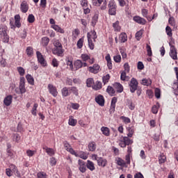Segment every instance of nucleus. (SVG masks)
Here are the masks:
<instances>
[{"label":"nucleus","instance_id":"1","mask_svg":"<svg viewBox=\"0 0 178 178\" xmlns=\"http://www.w3.org/2000/svg\"><path fill=\"white\" fill-rule=\"evenodd\" d=\"M0 38L3 42H9V35H8V26L5 24H0Z\"/></svg>","mask_w":178,"mask_h":178},{"label":"nucleus","instance_id":"2","mask_svg":"<svg viewBox=\"0 0 178 178\" xmlns=\"http://www.w3.org/2000/svg\"><path fill=\"white\" fill-rule=\"evenodd\" d=\"M117 8L118 6H116L115 0H111L108 2V14L111 15V16H115Z\"/></svg>","mask_w":178,"mask_h":178},{"label":"nucleus","instance_id":"3","mask_svg":"<svg viewBox=\"0 0 178 178\" xmlns=\"http://www.w3.org/2000/svg\"><path fill=\"white\" fill-rule=\"evenodd\" d=\"M131 144H133V140H131L127 136L122 137L119 143V145L121 148H126L127 145H131Z\"/></svg>","mask_w":178,"mask_h":178},{"label":"nucleus","instance_id":"4","mask_svg":"<svg viewBox=\"0 0 178 178\" xmlns=\"http://www.w3.org/2000/svg\"><path fill=\"white\" fill-rule=\"evenodd\" d=\"M169 45L170 47V58H172V59H173L174 60H177V50L176 49V47L171 43H169Z\"/></svg>","mask_w":178,"mask_h":178},{"label":"nucleus","instance_id":"5","mask_svg":"<svg viewBox=\"0 0 178 178\" xmlns=\"http://www.w3.org/2000/svg\"><path fill=\"white\" fill-rule=\"evenodd\" d=\"M129 87L131 92H136L137 87H138V81H137V79L132 78L129 83Z\"/></svg>","mask_w":178,"mask_h":178},{"label":"nucleus","instance_id":"6","mask_svg":"<svg viewBox=\"0 0 178 178\" xmlns=\"http://www.w3.org/2000/svg\"><path fill=\"white\" fill-rule=\"evenodd\" d=\"M36 56L38 58V62L42 65V66H47V61L45 60V58H44V56L41 54L40 51L36 52Z\"/></svg>","mask_w":178,"mask_h":178},{"label":"nucleus","instance_id":"7","mask_svg":"<svg viewBox=\"0 0 178 178\" xmlns=\"http://www.w3.org/2000/svg\"><path fill=\"white\" fill-rule=\"evenodd\" d=\"M47 88L49 90V92L53 95V97H57L58 96V90H56V87L54 85L49 83L47 86Z\"/></svg>","mask_w":178,"mask_h":178},{"label":"nucleus","instance_id":"8","mask_svg":"<svg viewBox=\"0 0 178 178\" xmlns=\"http://www.w3.org/2000/svg\"><path fill=\"white\" fill-rule=\"evenodd\" d=\"M63 52H65L63 47H54L52 49L54 55H56L57 56H63Z\"/></svg>","mask_w":178,"mask_h":178},{"label":"nucleus","instance_id":"9","mask_svg":"<svg viewBox=\"0 0 178 178\" xmlns=\"http://www.w3.org/2000/svg\"><path fill=\"white\" fill-rule=\"evenodd\" d=\"M95 102L100 106H104V105H105V99L104 98V96H102V95H98L95 97Z\"/></svg>","mask_w":178,"mask_h":178},{"label":"nucleus","instance_id":"10","mask_svg":"<svg viewBox=\"0 0 178 178\" xmlns=\"http://www.w3.org/2000/svg\"><path fill=\"white\" fill-rule=\"evenodd\" d=\"M78 165H79V170L81 173H86L87 168L86 167V163L83 160L79 159L78 161Z\"/></svg>","mask_w":178,"mask_h":178},{"label":"nucleus","instance_id":"11","mask_svg":"<svg viewBox=\"0 0 178 178\" xmlns=\"http://www.w3.org/2000/svg\"><path fill=\"white\" fill-rule=\"evenodd\" d=\"M99 65L98 64H94L92 67H89L88 70L90 72V73H94L95 74H97L98 72H99Z\"/></svg>","mask_w":178,"mask_h":178},{"label":"nucleus","instance_id":"12","mask_svg":"<svg viewBox=\"0 0 178 178\" xmlns=\"http://www.w3.org/2000/svg\"><path fill=\"white\" fill-rule=\"evenodd\" d=\"M134 21L136 22V23H138V24H145L147 23V21L145 19L140 17V16H135L133 18Z\"/></svg>","mask_w":178,"mask_h":178},{"label":"nucleus","instance_id":"13","mask_svg":"<svg viewBox=\"0 0 178 178\" xmlns=\"http://www.w3.org/2000/svg\"><path fill=\"white\" fill-rule=\"evenodd\" d=\"M116 102H118V98L113 97L111 100V107H110V113H113L115 112V108H116Z\"/></svg>","mask_w":178,"mask_h":178},{"label":"nucleus","instance_id":"14","mask_svg":"<svg viewBox=\"0 0 178 178\" xmlns=\"http://www.w3.org/2000/svg\"><path fill=\"white\" fill-rule=\"evenodd\" d=\"M20 9L22 13H27V11L29 10V4H27L26 1L22 2Z\"/></svg>","mask_w":178,"mask_h":178},{"label":"nucleus","instance_id":"15","mask_svg":"<svg viewBox=\"0 0 178 178\" xmlns=\"http://www.w3.org/2000/svg\"><path fill=\"white\" fill-rule=\"evenodd\" d=\"M13 99V96L8 95L4 98L3 104L6 106H10L12 104V100Z\"/></svg>","mask_w":178,"mask_h":178},{"label":"nucleus","instance_id":"16","mask_svg":"<svg viewBox=\"0 0 178 178\" xmlns=\"http://www.w3.org/2000/svg\"><path fill=\"white\" fill-rule=\"evenodd\" d=\"M107 163H108V161H106V159L102 157H100L99 159L97 160L98 166H101L102 168H105Z\"/></svg>","mask_w":178,"mask_h":178},{"label":"nucleus","instance_id":"17","mask_svg":"<svg viewBox=\"0 0 178 178\" xmlns=\"http://www.w3.org/2000/svg\"><path fill=\"white\" fill-rule=\"evenodd\" d=\"M101 131L104 136H106V137H109V136H111V130L106 127H102L101 128Z\"/></svg>","mask_w":178,"mask_h":178},{"label":"nucleus","instance_id":"18","mask_svg":"<svg viewBox=\"0 0 178 178\" xmlns=\"http://www.w3.org/2000/svg\"><path fill=\"white\" fill-rule=\"evenodd\" d=\"M51 29L55 30V31H56L57 33H60V34L65 33V30H63V29L60 28V26L56 24L51 25Z\"/></svg>","mask_w":178,"mask_h":178},{"label":"nucleus","instance_id":"19","mask_svg":"<svg viewBox=\"0 0 178 178\" xmlns=\"http://www.w3.org/2000/svg\"><path fill=\"white\" fill-rule=\"evenodd\" d=\"M86 167L91 172L95 170V165L94 163L92 161H90V160L87 161Z\"/></svg>","mask_w":178,"mask_h":178},{"label":"nucleus","instance_id":"20","mask_svg":"<svg viewBox=\"0 0 178 178\" xmlns=\"http://www.w3.org/2000/svg\"><path fill=\"white\" fill-rule=\"evenodd\" d=\"M88 148L89 151H91L92 152L95 151V149H97V144L94 141L90 142L88 145Z\"/></svg>","mask_w":178,"mask_h":178},{"label":"nucleus","instance_id":"21","mask_svg":"<svg viewBox=\"0 0 178 178\" xmlns=\"http://www.w3.org/2000/svg\"><path fill=\"white\" fill-rule=\"evenodd\" d=\"M113 87L117 90V92H123V86L120 83H115Z\"/></svg>","mask_w":178,"mask_h":178},{"label":"nucleus","instance_id":"22","mask_svg":"<svg viewBox=\"0 0 178 178\" xmlns=\"http://www.w3.org/2000/svg\"><path fill=\"white\" fill-rule=\"evenodd\" d=\"M141 84L148 87V86H151V84H152V81L151 79H143L141 81Z\"/></svg>","mask_w":178,"mask_h":178},{"label":"nucleus","instance_id":"23","mask_svg":"<svg viewBox=\"0 0 178 178\" xmlns=\"http://www.w3.org/2000/svg\"><path fill=\"white\" fill-rule=\"evenodd\" d=\"M92 88L96 91H97V90H101V88H102V83H101V81H97L92 86Z\"/></svg>","mask_w":178,"mask_h":178},{"label":"nucleus","instance_id":"24","mask_svg":"<svg viewBox=\"0 0 178 178\" xmlns=\"http://www.w3.org/2000/svg\"><path fill=\"white\" fill-rule=\"evenodd\" d=\"M87 38L90 49H94V43L92 42V39L90 37V33H87Z\"/></svg>","mask_w":178,"mask_h":178},{"label":"nucleus","instance_id":"25","mask_svg":"<svg viewBox=\"0 0 178 178\" xmlns=\"http://www.w3.org/2000/svg\"><path fill=\"white\" fill-rule=\"evenodd\" d=\"M76 157L86 160L88 158V156L87 155V153L84 152H80L79 153H76Z\"/></svg>","mask_w":178,"mask_h":178},{"label":"nucleus","instance_id":"26","mask_svg":"<svg viewBox=\"0 0 178 178\" xmlns=\"http://www.w3.org/2000/svg\"><path fill=\"white\" fill-rule=\"evenodd\" d=\"M26 79L29 84H30L31 86H34V78L33 77V76H31L30 74H27L26 76Z\"/></svg>","mask_w":178,"mask_h":178},{"label":"nucleus","instance_id":"27","mask_svg":"<svg viewBox=\"0 0 178 178\" xmlns=\"http://www.w3.org/2000/svg\"><path fill=\"white\" fill-rule=\"evenodd\" d=\"M45 149L47 154L49 155V156H53V155H55V150L52 148L46 147L44 148Z\"/></svg>","mask_w":178,"mask_h":178},{"label":"nucleus","instance_id":"28","mask_svg":"<svg viewBox=\"0 0 178 178\" xmlns=\"http://www.w3.org/2000/svg\"><path fill=\"white\" fill-rule=\"evenodd\" d=\"M74 67L76 70L81 69L83 67V62L81 60H76L74 63Z\"/></svg>","mask_w":178,"mask_h":178},{"label":"nucleus","instance_id":"29","mask_svg":"<svg viewBox=\"0 0 178 178\" xmlns=\"http://www.w3.org/2000/svg\"><path fill=\"white\" fill-rule=\"evenodd\" d=\"M42 44L43 47H47L48 44H49V38L44 37L42 38Z\"/></svg>","mask_w":178,"mask_h":178},{"label":"nucleus","instance_id":"30","mask_svg":"<svg viewBox=\"0 0 178 178\" xmlns=\"http://www.w3.org/2000/svg\"><path fill=\"white\" fill-rule=\"evenodd\" d=\"M88 34L90 35V40H94V41L97 40V32H95V31H90Z\"/></svg>","mask_w":178,"mask_h":178},{"label":"nucleus","instance_id":"31","mask_svg":"<svg viewBox=\"0 0 178 178\" xmlns=\"http://www.w3.org/2000/svg\"><path fill=\"white\" fill-rule=\"evenodd\" d=\"M53 45L54 46V48H63L62 43H60L59 40H55L53 42Z\"/></svg>","mask_w":178,"mask_h":178},{"label":"nucleus","instance_id":"32","mask_svg":"<svg viewBox=\"0 0 178 178\" xmlns=\"http://www.w3.org/2000/svg\"><path fill=\"white\" fill-rule=\"evenodd\" d=\"M86 86L87 87L90 88V87H92V86H94V79L92 78H88L86 80Z\"/></svg>","mask_w":178,"mask_h":178},{"label":"nucleus","instance_id":"33","mask_svg":"<svg viewBox=\"0 0 178 178\" xmlns=\"http://www.w3.org/2000/svg\"><path fill=\"white\" fill-rule=\"evenodd\" d=\"M97 22H98V15L95 14L92 19L91 26H92V27H95V24H97Z\"/></svg>","mask_w":178,"mask_h":178},{"label":"nucleus","instance_id":"34","mask_svg":"<svg viewBox=\"0 0 178 178\" xmlns=\"http://www.w3.org/2000/svg\"><path fill=\"white\" fill-rule=\"evenodd\" d=\"M106 92H108V94H109V95H111V97L115 95V90L113 89V88H112V86H108Z\"/></svg>","mask_w":178,"mask_h":178},{"label":"nucleus","instance_id":"35","mask_svg":"<svg viewBox=\"0 0 178 178\" xmlns=\"http://www.w3.org/2000/svg\"><path fill=\"white\" fill-rule=\"evenodd\" d=\"M70 91H71L74 95H76V97H79V89H77L76 87L73 86L70 88Z\"/></svg>","mask_w":178,"mask_h":178},{"label":"nucleus","instance_id":"36","mask_svg":"<svg viewBox=\"0 0 178 178\" xmlns=\"http://www.w3.org/2000/svg\"><path fill=\"white\" fill-rule=\"evenodd\" d=\"M127 105L131 111H134V108H136V106L133 104V102H131V100L127 99Z\"/></svg>","mask_w":178,"mask_h":178},{"label":"nucleus","instance_id":"37","mask_svg":"<svg viewBox=\"0 0 178 178\" xmlns=\"http://www.w3.org/2000/svg\"><path fill=\"white\" fill-rule=\"evenodd\" d=\"M37 177L38 178H47V177H48V175H47V172H45L44 171H41V172H38Z\"/></svg>","mask_w":178,"mask_h":178},{"label":"nucleus","instance_id":"38","mask_svg":"<svg viewBox=\"0 0 178 178\" xmlns=\"http://www.w3.org/2000/svg\"><path fill=\"white\" fill-rule=\"evenodd\" d=\"M158 109H159V103H156V104L152 106V113H154V115H156V113H158Z\"/></svg>","mask_w":178,"mask_h":178},{"label":"nucleus","instance_id":"39","mask_svg":"<svg viewBox=\"0 0 178 178\" xmlns=\"http://www.w3.org/2000/svg\"><path fill=\"white\" fill-rule=\"evenodd\" d=\"M165 161H166V156H165L163 153H161L160 156L159 157V163H165Z\"/></svg>","mask_w":178,"mask_h":178},{"label":"nucleus","instance_id":"40","mask_svg":"<svg viewBox=\"0 0 178 178\" xmlns=\"http://www.w3.org/2000/svg\"><path fill=\"white\" fill-rule=\"evenodd\" d=\"M117 163L119 166H122L123 168H127V166L126 165V162L124 161V160L122 159H118V160L117 161Z\"/></svg>","mask_w":178,"mask_h":178},{"label":"nucleus","instance_id":"41","mask_svg":"<svg viewBox=\"0 0 178 178\" xmlns=\"http://www.w3.org/2000/svg\"><path fill=\"white\" fill-rule=\"evenodd\" d=\"M66 60H67V65L68 66H70V69L71 70H73L74 67H73V60H72V58H66Z\"/></svg>","mask_w":178,"mask_h":178},{"label":"nucleus","instance_id":"42","mask_svg":"<svg viewBox=\"0 0 178 178\" xmlns=\"http://www.w3.org/2000/svg\"><path fill=\"white\" fill-rule=\"evenodd\" d=\"M63 97H67L70 95L69 89L66 87L63 88L61 90Z\"/></svg>","mask_w":178,"mask_h":178},{"label":"nucleus","instance_id":"43","mask_svg":"<svg viewBox=\"0 0 178 178\" xmlns=\"http://www.w3.org/2000/svg\"><path fill=\"white\" fill-rule=\"evenodd\" d=\"M37 108H38V104L35 103L31 110V113L33 116H37Z\"/></svg>","mask_w":178,"mask_h":178},{"label":"nucleus","instance_id":"44","mask_svg":"<svg viewBox=\"0 0 178 178\" xmlns=\"http://www.w3.org/2000/svg\"><path fill=\"white\" fill-rule=\"evenodd\" d=\"M113 27L115 29V31H120V26H119V21H116L113 24Z\"/></svg>","mask_w":178,"mask_h":178},{"label":"nucleus","instance_id":"45","mask_svg":"<svg viewBox=\"0 0 178 178\" xmlns=\"http://www.w3.org/2000/svg\"><path fill=\"white\" fill-rule=\"evenodd\" d=\"M121 42H126L127 41V35L126 33H121L120 35Z\"/></svg>","mask_w":178,"mask_h":178},{"label":"nucleus","instance_id":"46","mask_svg":"<svg viewBox=\"0 0 178 178\" xmlns=\"http://www.w3.org/2000/svg\"><path fill=\"white\" fill-rule=\"evenodd\" d=\"M17 70L20 76H23L26 73V70L22 67H17Z\"/></svg>","mask_w":178,"mask_h":178},{"label":"nucleus","instance_id":"47","mask_svg":"<svg viewBox=\"0 0 178 178\" xmlns=\"http://www.w3.org/2000/svg\"><path fill=\"white\" fill-rule=\"evenodd\" d=\"M27 20L29 23H34V22H35V17H34V15L30 14L28 16Z\"/></svg>","mask_w":178,"mask_h":178},{"label":"nucleus","instance_id":"48","mask_svg":"<svg viewBox=\"0 0 178 178\" xmlns=\"http://www.w3.org/2000/svg\"><path fill=\"white\" fill-rule=\"evenodd\" d=\"M83 42H84V39L83 38H80L78 42H77V48H79V49H81V48H83Z\"/></svg>","mask_w":178,"mask_h":178},{"label":"nucleus","instance_id":"49","mask_svg":"<svg viewBox=\"0 0 178 178\" xmlns=\"http://www.w3.org/2000/svg\"><path fill=\"white\" fill-rule=\"evenodd\" d=\"M109 79H111V76L109 74H107L106 76H104L102 78L104 84H106L109 82Z\"/></svg>","mask_w":178,"mask_h":178},{"label":"nucleus","instance_id":"50","mask_svg":"<svg viewBox=\"0 0 178 178\" xmlns=\"http://www.w3.org/2000/svg\"><path fill=\"white\" fill-rule=\"evenodd\" d=\"M113 59L116 63H120V62L122 61V56L118 54V55L114 56Z\"/></svg>","mask_w":178,"mask_h":178},{"label":"nucleus","instance_id":"51","mask_svg":"<svg viewBox=\"0 0 178 178\" xmlns=\"http://www.w3.org/2000/svg\"><path fill=\"white\" fill-rule=\"evenodd\" d=\"M68 124H70V126H75L76 124H77V120L73 118H70L68 121Z\"/></svg>","mask_w":178,"mask_h":178},{"label":"nucleus","instance_id":"52","mask_svg":"<svg viewBox=\"0 0 178 178\" xmlns=\"http://www.w3.org/2000/svg\"><path fill=\"white\" fill-rule=\"evenodd\" d=\"M155 92V97L159 99V98H161V89L156 88L154 90Z\"/></svg>","mask_w":178,"mask_h":178},{"label":"nucleus","instance_id":"53","mask_svg":"<svg viewBox=\"0 0 178 178\" xmlns=\"http://www.w3.org/2000/svg\"><path fill=\"white\" fill-rule=\"evenodd\" d=\"M165 31L167 35H168L169 37H172V35H173V33H172V29L170 26H166Z\"/></svg>","mask_w":178,"mask_h":178},{"label":"nucleus","instance_id":"54","mask_svg":"<svg viewBox=\"0 0 178 178\" xmlns=\"http://www.w3.org/2000/svg\"><path fill=\"white\" fill-rule=\"evenodd\" d=\"M143 35V31H138L136 33V38L138 41H140V40H141V36Z\"/></svg>","mask_w":178,"mask_h":178},{"label":"nucleus","instance_id":"55","mask_svg":"<svg viewBox=\"0 0 178 178\" xmlns=\"http://www.w3.org/2000/svg\"><path fill=\"white\" fill-rule=\"evenodd\" d=\"M19 89L21 94L26 92V85H19Z\"/></svg>","mask_w":178,"mask_h":178},{"label":"nucleus","instance_id":"56","mask_svg":"<svg viewBox=\"0 0 178 178\" xmlns=\"http://www.w3.org/2000/svg\"><path fill=\"white\" fill-rule=\"evenodd\" d=\"M127 72H126V71H123V72L121 73L120 79H121L122 81H125L126 79H127Z\"/></svg>","mask_w":178,"mask_h":178},{"label":"nucleus","instance_id":"57","mask_svg":"<svg viewBox=\"0 0 178 178\" xmlns=\"http://www.w3.org/2000/svg\"><path fill=\"white\" fill-rule=\"evenodd\" d=\"M120 120H122V122H124V123H126V124L130 123L131 122L130 118L125 116H121Z\"/></svg>","mask_w":178,"mask_h":178},{"label":"nucleus","instance_id":"58","mask_svg":"<svg viewBox=\"0 0 178 178\" xmlns=\"http://www.w3.org/2000/svg\"><path fill=\"white\" fill-rule=\"evenodd\" d=\"M33 47H28L26 48V54L28 55V56H31V55H33Z\"/></svg>","mask_w":178,"mask_h":178},{"label":"nucleus","instance_id":"59","mask_svg":"<svg viewBox=\"0 0 178 178\" xmlns=\"http://www.w3.org/2000/svg\"><path fill=\"white\" fill-rule=\"evenodd\" d=\"M146 49H147V55L149 56H152V50L151 49V46L147 44Z\"/></svg>","mask_w":178,"mask_h":178},{"label":"nucleus","instance_id":"60","mask_svg":"<svg viewBox=\"0 0 178 178\" xmlns=\"http://www.w3.org/2000/svg\"><path fill=\"white\" fill-rule=\"evenodd\" d=\"M168 22L170 26H175L176 25V22H175V18L173 17H170L169 18Z\"/></svg>","mask_w":178,"mask_h":178},{"label":"nucleus","instance_id":"61","mask_svg":"<svg viewBox=\"0 0 178 178\" xmlns=\"http://www.w3.org/2000/svg\"><path fill=\"white\" fill-rule=\"evenodd\" d=\"M7 155L11 159L15 156V154H13V152L10 149H7Z\"/></svg>","mask_w":178,"mask_h":178},{"label":"nucleus","instance_id":"62","mask_svg":"<svg viewBox=\"0 0 178 178\" xmlns=\"http://www.w3.org/2000/svg\"><path fill=\"white\" fill-rule=\"evenodd\" d=\"M35 154V151H34V150L28 149V150L26 151V155H27V156L31 157V156H33Z\"/></svg>","mask_w":178,"mask_h":178},{"label":"nucleus","instance_id":"63","mask_svg":"<svg viewBox=\"0 0 178 178\" xmlns=\"http://www.w3.org/2000/svg\"><path fill=\"white\" fill-rule=\"evenodd\" d=\"M81 58L84 62H87L90 59V56L88 54H81Z\"/></svg>","mask_w":178,"mask_h":178},{"label":"nucleus","instance_id":"64","mask_svg":"<svg viewBox=\"0 0 178 178\" xmlns=\"http://www.w3.org/2000/svg\"><path fill=\"white\" fill-rule=\"evenodd\" d=\"M141 12L143 17H148V10L143 8Z\"/></svg>","mask_w":178,"mask_h":178}]
</instances>
